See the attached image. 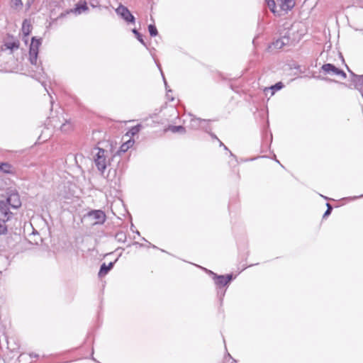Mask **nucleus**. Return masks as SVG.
Here are the masks:
<instances>
[{
  "label": "nucleus",
  "mask_w": 363,
  "mask_h": 363,
  "mask_svg": "<svg viewBox=\"0 0 363 363\" xmlns=\"http://www.w3.org/2000/svg\"><path fill=\"white\" fill-rule=\"evenodd\" d=\"M97 169L104 173L110 163L109 152L104 149L95 147L91 152Z\"/></svg>",
  "instance_id": "obj_1"
},
{
  "label": "nucleus",
  "mask_w": 363,
  "mask_h": 363,
  "mask_svg": "<svg viewBox=\"0 0 363 363\" xmlns=\"http://www.w3.org/2000/svg\"><path fill=\"white\" fill-rule=\"evenodd\" d=\"M7 205L10 206L14 209H16L21 206V201L18 193H11L7 197L6 201H0V211L1 213L4 215V217L6 218V220L9 219L11 214L9 212V208L7 207Z\"/></svg>",
  "instance_id": "obj_2"
},
{
  "label": "nucleus",
  "mask_w": 363,
  "mask_h": 363,
  "mask_svg": "<svg viewBox=\"0 0 363 363\" xmlns=\"http://www.w3.org/2000/svg\"><path fill=\"white\" fill-rule=\"evenodd\" d=\"M41 45V39L32 38L29 50V60L32 65H37L39 48Z\"/></svg>",
  "instance_id": "obj_3"
},
{
  "label": "nucleus",
  "mask_w": 363,
  "mask_h": 363,
  "mask_svg": "<svg viewBox=\"0 0 363 363\" xmlns=\"http://www.w3.org/2000/svg\"><path fill=\"white\" fill-rule=\"evenodd\" d=\"M321 70L325 74H330L332 76H340L343 79H345L347 77L346 73L343 70L340 69L335 65L330 63L323 65L321 67Z\"/></svg>",
  "instance_id": "obj_4"
},
{
  "label": "nucleus",
  "mask_w": 363,
  "mask_h": 363,
  "mask_svg": "<svg viewBox=\"0 0 363 363\" xmlns=\"http://www.w3.org/2000/svg\"><path fill=\"white\" fill-rule=\"evenodd\" d=\"M116 12L127 23H135V17L132 15V13L130 12L127 7L121 4L116 9Z\"/></svg>",
  "instance_id": "obj_5"
},
{
  "label": "nucleus",
  "mask_w": 363,
  "mask_h": 363,
  "mask_svg": "<svg viewBox=\"0 0 363 363\" xmlns=\"http://www.w3.org/2000/svg\"><path fill=\"white\" fill-rule=\"evenodd\" d=\"M190 127L194 130L201 128L208 131V122L206 120L193 117L190 120Z\"/></svg>",
  "instance_id": "obj_6"
},
{
  "label": "nucleus",
  "mask_w": 363,
  "mask_h": 363,
  "mask_svg": "<svg viewBox=\"0 0 363 363\" xmlns=\"http://www.w3.org/2000/svg\"><path fill=\"white\" fill-rule=\"evenodd\" d=\"M291 43L289 31H286L280 38L276 40L272 45L276 49H281L285 45H289Z\"/></svg>",
  "instance_id": "obj_7"
},
{
  "label": "nucleus",
  "mask_w": 363,
  "mask_h": 363,
  "mask_svg": "<svg viewBox=\"0 0 363 363\" xmlns=\"http://www.w3.org/2000/svg\"><path fill=\"white\" fill-rule=\"evenodd\" d=\"M88 215L95 220L94 224H103L106 220V215L101 210L91 211Z\"/></svg>",
  "instance_id": "obj_8"
},
{
  "label": "nucleus",
  "mask_w": 363,
  "mask_h": 363,
  "mask_svg": "<svg viewBox=\"0 0 363 363\" xmlns=\"http://www.w3.org/2000/svg\"><path fill=\"white\" fill-rule=\"evenodd\" d=\"M211 273L214 275L216 284L218 286H224L227 285L232 280L233 277L231 274H229L227 276H223V275L217 276L212 272H211Z\"/></svg>",
  "instance_id": "obj_9"
},
{
  "label": "nucleus",
  "mask_w": 363,
  "mask_h": 363,
  "mask_svg": "<svg viewBox=\"0 0 363 363\" xmlns=\"http://www.w3.org/2000/svg\"><path fill=\"white\" fill-rule=\"evenodd\" d=\"M31 32V25L28 20H24L22 25V33L23 34V41L26 44L28 43V36Z\"/></svg>",
  "instance_id": "obj_10"
},
{
  "label": "nucleus",
  "mask_w": 363,
  "mask_h": 363,
  "mask_svg": "<svg viewBox=\"0 0 363 363\" xmlns=\"http://www.w3.org/2000/svg\"><path fill=\"white\" fill-rule=\"evenodd\" d=\"M352 83L363 96V74L362 75H354Z\"/></svg>",
  "instance_id": "obj_11"
},
{
  "label": "nucleus",
  "mask_w": 363,
  "mask_h": 363,
  "mask_svg": "<svg viewBox=\"0 0 363 363\" xmlns=\"http://www.w3.org/2000/svg\"><path fill=\"white\" fill-rule=\"evenodd\" d=\"M4 47L6 49L10 50L12 52L19 48V42L17 40H6L4 43Z\"/></svg>",
  "instance_id": "obj_12"
},
{
  "label": "nucleus",
  "mask_w": 363,
  "mask_h": 363,
  "mask_svg": "<svg viewBox=\"0 0 363 363\" xmlns=\"http://www.w3.org/2000/svg\"><path fill=\"white\" fill-rule=\"evenodd\" d=\"M88 10V7L86 6V3L84 1L82 4H78L76 5V7L74 9H71L69 11H67V13L70 12H73L76 14H80L83 11H86Z\"/></svg>",
  "instance_id": "obj_13"
},
{
  "label": "nucleus",
  "mask_w": 363,
  "mask_h": 363,
  "mask_svg": "<svg viewBox=\"0 0 363 363\" xmlns=\"http://www.w3.org/2000/svg\"><path fill=\"white\" fill-rule=\"evenodd\" d=\"M114 262H110L108 265L104 263L100 268L99 276L103 277L108 274V272L113 268Z\"/></svg>",
  "instance_id": "obj_14"
},
{
  "label": "nucleus",
  "mask_w": 363,
  "mask_h": 363,
  "mask_svg": "<svg viewBox=\"0 0 363 363\" xmlns=\"http://www.w3.org/2000/svg\"><path fill=\"white\" fill-rule=\"evenodd\" d=\"M280 4L282 10L284 11L291 9L295 5L294 0H281Z\"/></svg>",
  "instance_id": "obj_15"
},
{
  "label": "nucleus",
  "mask_w": 363,
  "mask_h": 363,
  "mask_svg": "<svg viewBox=\"0 0 363 363\" xmlns=\"http://www.w3.org/2000/svg\"><path fill=\"white\" fill-rule=\"evenodd\" d=\"M0 171L7 174H13L14 169L10 164L4 162L0 164Z\"/></svg>",
  "instance_id": "obj_16"
},
{
  "label": "nucleus",
  "mask_w": 363,
  "mask_h": 363,
  "mask_svg": "<svg viewBox=\"0 0 363 363\" xmlns=\"http://www.w3.org/2000/svg\"><path fill=\"white\" fill-rule=\"evenodd\" d=\"M169 130H171L172 133L180 132L183 133L185 132L184 127L182 125H172L169 126Z\"/></svg>",
  "instance_id": "obj_17"
},
{
  "label": "nucleus",
  "mask_w": 363,
  "mask_h": 363,
  "mask_svg": "<svg viewBox=\"0 0 363 363\" xmlns=\"http://www.w3.org/2000/svg\"><path fill=\"white\" fill-rule=\"evenodd\" d=\"M11 6L14 9H20L22 8L23 4L21 0H11Z\"/></svg>",
  "instance_id": "obj_18"
},
{
  "label": "nucleus",
  "mask_w": 363,
  "mask_h": 363,
  "mask_svg": "<svg viewBox=\"0 0 363 363\" xmlns=\"http://www.w3.org/2000/svg\"><path fill=\"white\" fill-rule=\"evenodd\" d=\"M61 130L63 132H68L70 130H72V123H70V121H66V123H63L62 125H61Z\"/></svg>",
  "instance_id": "obj_19"
},
{
  "label": "nucleus",
  "mask_w": 363,
  "mask_h": 363,
  "mask_svg": "<svg viewBox=\"0 0 363 363\" xmlns=\"http://www.w3.org/2000/svg\"><path fill=\"white\" fill-rule=\"evenodd\" d=\"M265 1L267 3L268 7L271 10V11L272 13H275L276 4H275L274 0H265Z\"/></svg>",
  "instance_id": "obj_20"
},
{
  "label": "nucleus",
  "mask_w": 363,
  "mask_h": 363,
  "mask_svg": "<svg viewBox=\"0 0 363 363\" xmlns=\"http://www.w3.org/2000/svg\"><path fill=\"white\" fill-rule=\"evenodd\" d=\"M140 125H137L135 126L132 127L130 130L128 131V134L131 135L132 136L138 134L140 130Z\"/></svg>",
  "instance_id": "obj_21"
},
{
  "label": "nucleus",
  "mask_w": 363,
  "mask_h": 363,
  "mask_svg": "<svg viewBox=\"0 0 363 363\" xmlns=\"http://www.w3.org/2000/svg\"><path fill=\"white\" fill-rule=\"evenodd\" d=\"M5 219H0V235L5 234L7 231V228L5 224Z\"/></svg>",
  "instance_id": "obj_22"
},
{
  "label": "nucleus",
  "mask_w": 363,
  "mask_h": 363,
  "mask_svg": "<svg viewBox=\"0 0 363 363\" xmlns=\"http://www.w3.org/2000/svg\"><path fill=\"white\" fill-rule=\"evenodd\" d=\"M133 33L135 35V37L137 38V39L143 45H145V47H147V45L145 44V43L144 42L143 40V36L142 35L136 30V29H133Z\"/></svg>",
  "instance_id": "obj_23"
},
{
  "label": "nucleus",
  "mask_w": 363,
  "mask_h": 363,
  "mask_svg": "<svg viewBox=\"0 0 363 363\" xmlns=\"http://www.w3.org/2000/svg\"><path fill=\"white\" fill-rule=\"evenodd\" d=\"M283 87L281 82H278L275 85L271 86L269 89L272 90V95L274 94V91L281 89Z\"/></svg>",
  "instance_id": "obj_24"
},
{
  "label": "nucleus",
  "mask_w": 363,
  "mask_h": 363,
  "mask_svg": "<svg viewBox=\"0 0 363 363\" xmlns=\"http://www.w3.org/2000/svg\"><path fill=\"white\" fill-rule=\"evenodd\" d=\"M148 30L151 36H156L157 35V30L154 25H149Z\"/></svg>",
  "instance_id": "obj_25"
},
{
  "label": "nucleus",
  "mask_w": 363,
  "mask_h": 363,
  "mask_svg": "<svg viewBox=\"0 0 363 363\" xmlns=\"http://www.w3.org/2000/svg\"><path fill=\"white\" fill-rule=\"evenodd\" d=\"M132 143H133L130 140L128 141L125 143H123L121 146V151L125 152L130 147V146L132 145Z\"/></svg>",
  "instance_id": "obj_26"
},
{
  "label": "nucleus",
  "mask_w": 363,
  "mask_h": 363,
  "mask_svg": "<svg viewBox=\"0 0 363 363\" xmlns=\"http://www.w3.org/2000/svg\"><path fill=\"white\" fill-rule=\"evenodd\" d=\"M326 206H327V210L323 215V218H325L328 216H329L331 213V211L333 210L332 206L330 203H326Z\"/></svg>",
  "instance_id": "obj_27"
},
{
  "label": "nucleus",
  "mask_w": 363,
  "mask_h": 363,
  "mask_svg": "<svg viewBox=\"0 0 363 363\" xmlns=\"http://www.w3.org/2000/svg\"><path fill=\"white\" fill-rule=\"evenodd\" d=\"M90 5L92 6V7H96L99 5V1L98 0H96L94 1H91L90 2Z\"/></svg>",
  "instance_id": "obj_28"
},
{
  "label": "nucleus",
  "mask_w": 363,
  "mask_h": 363,
  "mask_svg": "<svg viewBox=\"0 0 363 363\" xmlns=\"http://www.w3.org/2000/svg\"><path fill=\"white\" fill-rule=\"evenodd\" d=\"M117 236L119 237V238H118L119 240H122L123 238L124 239L125 238V235L124 234H123V233H118L117 235Z\"/></svg>",
  "instance_id": "obj_29"
},
{
  "label": "nucleus",
  "mask_w": 363,
  "mask_h": 363,
  "mask_svg": "<svg viewBox=\"0 0 363 363\" xmlns=\"http://www.w3.org/2000/svg\"><path fill=\"white\" fill-rule=\"evenodd\" d=\"M158 67H159V68H160V65H158ZM160 71H162V70H160ZM161 73H162V72H161ZM162 77H164V75H162ZM163 79H164V82L165 86L167 87V82H166V80H165V78H164V77H163Z\"/></svg>",
  "instance_id": "obj_30"
},
{
  "label": "nucleus",
  "mask_w": 363,
  "mask_h": 363,
  "mask_svg": "<svg viewBox=\"0 0 363 363\" xmlns=\"http://www.w3.org/2000/svg\"><path fill=\"white\" fill-rule=\"evenodd\" d=\"M220 146H224V148H225V150H227V149H228V148H227V147H226V146H225V145H223V143L221 141H220Z\"/></svg>",
  "instance_id": "obj_31"
},
{
  "label": "nucleus",
  "mask_w": 363,
  "mask_h": 363,
  "mask_svg": "<svg viewBox=\"0 0 363 363\" xmlns=\"http://www.w3.org/2000/svg\"><path fill=\"white\" fill-rule=\"evenodd\" d=\"M171 90H168L167 91V96L169 98V96H171V94H169V92H170Z\"/></svg>",
  "instance_id": "obj_32"
},
{
  "label": "nucleus",
  "mask_w": 363,
  "mask_h": 363,
  "mask_svg": "<svg viewBox=\"0 0 363 363\" xmlns=\"http://www.w3.org/2000/svg\"><path fill=\"white\" fill-rule=\"evenodd\" d=\"M171 90H168L167 91V96L169 98V96H171V94H169V92H170Z\"/></svg>",
  "instance_id": "obj_33"
},
{
  "label": "nucleus",
  "mask_w": 363,
  "mask_h": 363,
  "mask_svg": "<svg viewBox=\"0 0 363 363\" xmlns=\"http://www.w3.org/2000/svg\"><path fill=\"white\" fill-rule=\"evenodd\" d=\"M65 16V13H61L60 16V18L64 17Z\"/></svg>",
  "instance_id": "obj_34"
},
{
  "label": "nucleus",
  "mask_w": 363,
  "mask_h": 363,
  "mask_svg": "<svg viewBox=\"0 0 363 363\" xmlns=\"http://www.w3.org/2000/svg\"><path fill=\"white\" fill-rule=\"evenodd\" d=\"M30 356H31V357L34 356L35 357H38V355H37V354H30Z\"/></svg>",
  "instance_id": "obj_35"
},
{
  "label": "nucleus",
  "mask_w": 363,
  "mask_h": 363,
  "mask_svg": "<svg viewBox=\"0 0 363 363\" xmlns=\"http://www.w3.org/2000/svg\"><path fill=\"white\" fill-rule=\"evenodd\" d=\"M279 1H280L281 0H279Z\"/></svg>",
  "instance_id": "obj_36"
}]
</instances>
